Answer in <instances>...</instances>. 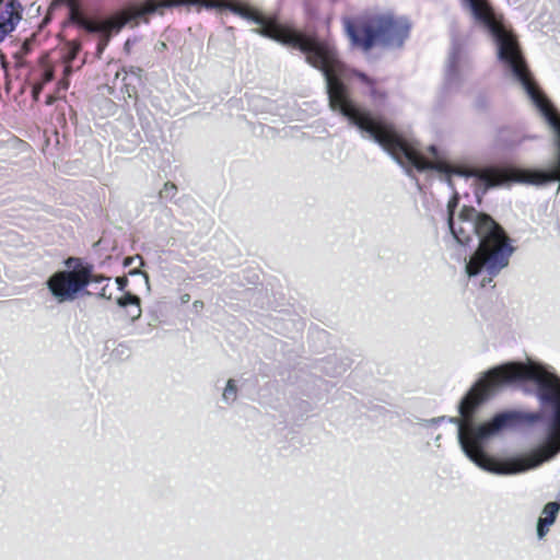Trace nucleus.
Masks as SVG:
<instances>
[{"label":"nucleus","instance_id":"nucleus-1","mask_svg":"<svg viewBox=\"0 0 560 560\" xmlns=\"http://www.w3.org/2000/svg\"><path fill=\"white\" fill-rule=\"evenodd\" d=\"M458 444L480 469L500 476L535 469L560 453V376L534 360L486 372L462 398Z\"/></svg>","mask_w":560,"mask_h":560},{"label":"nucleus","instance_id":"nucleus-2","mask_svg":"<svg viewBox=\"0 0 560 560\" xmlns=\"http://www.w3.org/2000/svg\"><path fill=\"white\" fill-rule=\"evenodd\" d=\"M155 7L154 13L162 14V9L179 5H197L207 10L226 9L230 12L260 26L254 32L262 37L282 45L299 49L305 55V61L319 70L325 79L329 106L341 114L350 125L358 128L362 137L380 144L400 166L413 167L419 172L429 170V161L420 152L416 143L401 138L395 128L374 118L368 110L358 107L350 98L348 89L342 82L347 75V67L339 58L332 44L319 40L280 25L276 19H267L235 2L225 0H148Z\"/></svg>","mask_w":560,"mask_h":560},{"label":"nucleus","instance_id":"nucleus-3","mask_svg":"<svg viewBox=\"0 0 560 560\" xmlns=\"http://www.w3.org/2000/svg\"><path fill=\"white\" fill-rule=\"evenodd\" d=\"M457 203L458 195L455 192L447 203L448 228L454 240L462 246L469 245L472 237L477 236L478 247L466 262L465 270L469 278L485 273L481 280L485 287L508 267L514 247L504 230L490 215L466 206L455 215Z\"/></svg>","mask_w":560,"mask_h":560},{"label":"nucleus","instance_id":"nucleus-4","mask_svg":"<svg viewBox=\"0 0 560 560\" xmlns=\"http://www.w3.org/2000/svg\"><path fill=\"white\" fill-rule=\"evenodd\" d=\"M343 26L351 46L360 48L364 52L373 46L385 49H400L408 39L411 23L404 15L393 12H382L366 18L359 30L351 19L343 20Z\"/></svg>","mask_w":560,"mask_h":560},{"label":"nucleus","instance_id":"nucleus-5","mask_svg":"<svg viewBox=\"0 0 560 560\" xmlns=\"http://www.w3.org/2000/svg\"><path fill=\"white\" fill-rule=\"evenodd\" d=\"M65 265L66 270L56 271L46 281L48 291L59 304L72 302L81 294H90L86 291V273L80 272V259L70 257Z\"/></svg>","mask_w":560,"mask_h":560},{"label":"nucleus","instance_id":"nucleus-6","mask_svg":"<svg viewBox=\"0 0 560 560\" xmlns=\"http://www.w3.org/2000/svg\"><path fill=\"white\" fill-rule=\"evenodd\" d=\"M155 7L148 4V0L142 3L129 4L110 16L102 21H91L84 18L81 21L80 27L84 28L89 33H104L106 27L109 26L114 32H120L126 25L137 26L140 21L148 23L147 15L154 13Z\"/></svg>","mask_w":560,"mask_h":560},{"label":"nucleus","instance_id":"nucleus-7","mask_svg":"<svg viewBox=\"0 0 560 560\" xmlns=\"http://www.w3.org/2000/svg\"><path fill=\"white\" fill-rule=\"evenodd\" d=\"M470 68V62L463 56L460 46L453 44L445 71L446 86L448 89L457 88L462 78L469 72Z\"/></svg>","mask_w":560,"mask_h":560},{"label":"nucleus","instance_id":"nucleus-8","mask_svg":"<svg viewBox=\"0 0 560 560\" xmlns=\"http://www.w3.org/2000/svg\"><path fill=\"white\" fill-rule=\"evenodd\" d=\"M23 7L20 0H8L0 13V44L15 31L22 20Z\"/></svg>","mask_w":560,"mask_h":560},{"label":"nucleus","instance_id":"nucleus-9","mask_svg":"<svg viewBox=\"0 0 560 560\" xmlns=\"http://www.w3.org/2000/svg\"><path fill=\"white\" fill-rule=\"evenodd\" d=\"M560 511V503L553 501L548 502L537 521V537L542 539L549 532V527L555 523L557 515Z\"/></svg>","mask_w":560,"mask_h":560},{"label":"nucleus","instance_id":"nucleus-10","mask_svg":"<svg viewBox=\"0 0 560 560\" xmlns=\"http://www.w3.org/2000/svg\"><path fill=\"white\" fill-rule=\"evenodd\" d=\"M80 272H85L86 273V280H88V285L89 284H101L103 282H109L110 281V278L108 277H105V276H101V275H94L92 272V267L89 266V265H82L80 262Z\"/></svg>","mask_w":560,"mask_h":560},{"label":"nucleus","instance_id":"nucleus-11","mask_svg":"<svg viewBox=\"0 0 560 560\" xmlns=\"http://www.w3.org/2000/svg\"><path fill=\"white\" fill-rule=\"evenodd\" d=\"M236 397H237V386L235 384V381L230 378L226 382L225 388L223 390L222 400L228 405H232L235 402Z\"/></svg>","mask_w":560,"mask_h":560},{"label":"nucleus","instance_id":"nucleus-12","mask_svg":"<svg viewBox=\"0 0 560 560\" xmlns=\"http://www.w3.org/2000/svg\"><path fill=\"white\" fill-rule=\"evenodd\" d=\"M69 8V19L71 22L78 24L80 26L81 21L84 20V16L80 12L77 0H65Z\"/></svg>","mask_w":560,"mask_h":560},{"label":"nucleus","instance_id":"nucleus-13","mask_svg":"<svg viewBox=\"0 0 560 560\" xmlns=\"http://www.w3.org/2000/svg\"><path fill=\"white\" fill-rule=\"evenodd\" d=\"M119 32H114L110 30L109 26L106 27V31L104 33H100V42L97 44V55L101 56L107 45L109 44L112 37L114 35H117Z\"/></svg>","mask_w":560,"mask_h":560},{"label":"nucleus","instance_id":"nucleus-14","mask_svg":"<svg viewBox=\"0 0 560 560\" xmlns=\"http://www.w3.org/2000/svg\"><path fill=\"white\" fill-rule=\"evenodd\" d=\"M116 303L119 307L127 308L129 306H137L140 304V298L130 293L125 292V294L116 300Z\"/></svg>","mask_w":560,"mask_h":560},{"label":"nucleus","instance_id":"nucleus-15","mask_svg":"<svg viewBox=\"0 0 560 560\" xmlns=\"http://www.w3.org/2000/svg\"><path fill=\"white\" fill-rule=\"evenodd\" d=\"M352 74L355 75L361 82L370 86L371 94H374V81L372 79H370L365 73L358 70H353Z\"/></svg>","mask_w":560,"mask_h":560},{"label":"nucleus","instance_id":"nucleus-16","mask_svg":"<svg viewBox=\"0 0 560 560\" xmlns=\"http://www.w3.org/2000/svg\"><path fill=\"white\" fill-rule=\"evenodd\" d=\"M177 191V187L172 183H166L160 191L162 198H173Z\"/></svg>","mask_w":560,"mask_h":560},{"label":"nucleus","instance_id":"nucleus-17","mask_svg":"<svg viewBox=\"0 0 560 560\" xmlns=\"http://www.w3.org/2000/svg\"><path fill=\"white\" fill-rule=\"evenodd\" d=\"M124 72L122 80H126L127 75H133L136 79L140 80L142 70L138 67H129V68H122L121 70Z\"/></svg>","mask_w":560,"mask_h":560},{"label":"nucleus","instance_id":"nucleus-18","mask_svg":"<svg viewBox=\"0 0 560 560\" xmlns=\"http://www.w3.org/2000/svg\"><path fill=\"white\" fill-rule=\"evenodd\" d=\"M446 420V417H436L431 419H423L420 421L421 427H431V425H438Z\"/></svg>","mask_w":560,"mask_h":560},{"label":"nucleus","instance_id":"nucleus-19","mask_svg":"<svg viewBox=\"0 0 560 560\" xmlns=\"http://www.w3.org/2000/svg\"><path fill=\"white\" fill-rule=\"evenodd\" d=\"M141 306L140 304H137V306H130V308L127 311V314L131 322L137 320L141 316Z\"/></svg>","mask_w":560,"mask_h":560},{"label":"nucleus","instance_id":"nucleus-20","mask_svg":"<svg viewBox=\"0 0 560 560\" xmlns=\"http://www.w3.org/2000/svg\"><path fill=\"white\" fill-rule=\"evenodd\" d=\"M137 42H138L137 37H129V38H127L125 44H124V51L129 55L131 52L132 46Z\"/></svg>","mask_w":560,"mask_h":560},{"label":"nucleus","instance_id":"nucleus-21","mask_svg":"<svg viewBox=\"0 0 560 560\" xmlns=\"http://www.w3.org/2000/svg\"><path fill=\"white\" fill-rule=\"evenodd\" d=\"M116 284H117V289L119 291L124 292L126 287L128 285V280L125 277H117Z\"/></svg>","mask_w":560,"mask_h":560},{"label":"nucleus","instance_id":"nucleus-22","mask_svg":"<svg viewBox=\"0 0 560 560\" xmlns=\"http://www.w3.org/2000/svg\"><path fill=\"white\" fill-rule=\"evenodd\" d=\"M54 78V72L51 69H46L45 72H44V75H43V81L42 83L46 84L48 82H50Z\"/></svg>","mask_w":560,"mask_h":560},{"label":"nucleus","instance_id":"nucleus-23","mask_svg":"<svg viewBox=\"0 0 560 560\" xmlns=\"http://www.w3.org/2000/svg\"><path fill=\"white\" fill-rule=\"evenodd\" d=\"M129 275L130 276H142L145 284L149 287V277L147 273L140 271L139 269H135V270L129 271Z\"/></svg>","mask_w":560,"mask_h":560},{"label":"nucleus","instance_id":"nucleus-24","mask_svg":"<svg viewBox=\"0 0 560 560\" xmlns=\"http://www.w3.org/2000/svg\"><path fill=\"white\" fill-rule=\"evenodd\" d=\"M139 260L140 261V265L142 266L143 265V259L140 255H136L135 257H130V258H127L125 260V266H129L132 264L133 260Z\"/></svg>","mask_w":560,"mask_h":560},{"label":"nucleus","instance_id":"nucleus-25","mask_svg":"<svg viewBox=\"0 0 560 560\" xmlns=\"http://www.w3.org/2000/svg\"><path fill=\"white\" fill-rule=\"evenodd\" d=\"M80 49V45H73L70 54H69V61L73 60Z\"/></svg>","mask_w":560,"mask_h":560},{"label":"nucleus","instance_id":"nucleus-26","mask_svg":"<svg viewBox=\"0 0 560 560\" xmlns=\"http://www.w3.org/2000/svg\"><path fill=\"white\" fill-rule=\"evenodd\" d=\"M166 48H167V45H166V43H164V42H158V43L155 44V46H154V49H155L156 51H159V52L164 51Z\"/></svg>","mask_w":560,"mask_h":560},{"label":"nucleus","instance_id":"nucleus-27","mask_svg":"<svg viewBox=\"0 0 560 560\" xmlns=\"http://www.w3.org/2000/svg\"><path fill=\"white\" fill-rule=\"evenodd\" d=\"M43 86H44V83H42V82L34 85L33 94H34L35 97H37V95L42 91Z\"/></svg>","mask_w":560,"mask_h":560},{"label":"nucleus","instance_id":"nucleus-28","mask_svg":"<svg viewBox=\"0 0 560 560\" xmlns=\"http://www.w3.org/2000/svg\"><path fill=\"white\" fill-rule=\"evenodd\" d=\"M106 287L107 284H105L104 287L101 288L100 292H98V296L102 298V299H107L109 300L110 299V295H107L106 294Z\"/></svg>","mask_w":560,"mask_h":560},{"label":"nucleus","instance_id":"nucleus-29","mask_svg":"<svg viewBox=\"0 0 560 560\" xmlns=\"http://www.w3.org/2000/svg\"><path fill=\"white\" fill-rule=\"evenodd\" d=\"M428 150L433 156H438V148L435 145H430Z\"/></svg>","mask_w":560,"mask_h":560},{"label":"nucleus","instance_id":"nucleus-30","mask_svg":"<svg viewBox=\"0 0 560 560\" xmlns=\"http://www.w3.org/2000/svg\"><path fill=\"white\" fill-rule=\"evenodd\" d=\"M190 296L189 294H184L182 298H180V301L182 303H187L189 301Z\"/></svg>","mask_w":560,"mask_h":560},{"label":"nucleus","instance_id":"nucleus-31","mask_svg":"<svg viewBox=\"0 0 560 560\" xmlns=\"http://www.w3.org/2000/svg\"><path fill=\"white\" fill-rule=\"evenodd\" d=\"M192 306H194L195 308H199V307H202V306H203V303H202L201 301H195V302H194V304H192Z\"/></svg>","mask_w":560,"mask_h":560},{"label":"nucleus","instance_id":"nucleus-32","mask_svg":"<svg viewBox=\"0 0 560 560\" xmlns=\"http://www.w3.org/2000/svg\"><path fill=\"white\" fill-rule=\"evenodd\" d=\"M65 73H66V74H69V73H70V67H69V66H67V67L65 68Z\"/></svg>","mask_w":560,"mask_h":560},{"label":"nucleus","instance_id":"nucleus-33","mask_svg":"<svg viewBox=\"0 0 560 560\" xmlns=\"http://www.w3.org/2000/svg\"><path fill=\"white\" fill-rule=\"evenodd\" d=\"M4 0H0V5L3 3Z\"/></svg>","mask_w":560,"mask_h":560}]
</instances>
